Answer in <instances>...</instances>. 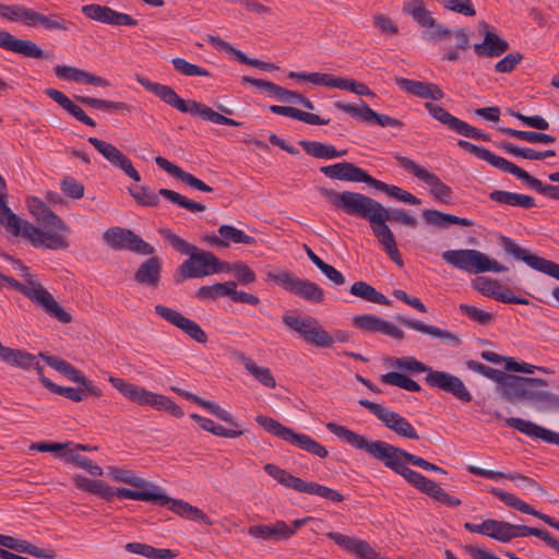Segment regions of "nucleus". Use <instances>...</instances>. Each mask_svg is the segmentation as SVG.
Segmentation results:
<instances>
[{
    "mask_svg": "<svg viewBox=\"0 0 559 559\" xmlns=\"http://www.w3.org/2000/svg\"><path fill=\"white\" fill-rule=\"evenodd\" d=\"M326 429L335 436L343 438L345 442L355 449L365 450L370 456L381 461L385 467L402 476L409 485L433 500L450 508L462 503L459 498L445 492L436 481L407 467L405 464H412L429 472L448 474L445 469L438 465L388 442L380 440L369 441L366 437L334 423L326 424Z\"/></svg>",
    "mask_w": 559,
    "mask_h": 559,
    "instance_id": "obj_1",
    "label": "nucleus"
},
{
    "mask_svg": "<svg viewBox=\"0 0 559 559\" xmlns=\"http://www.w3.org/2000/svg\"><path fill=\"white\" fill-rule=\"evenodd\" d=\"M320 194L333 206L347 215L367 219L373 236L378 239L390 259L397 265H403L395 237L388 222L400 223L411 228L418 226V221L404 209L389 210L377 200L354 191L337 192L332 189L319 188Z\"/></svg>",
    "mask_w": 559,
    "mask_h": 559,
    "instance_id": "obj_2",
    "label": "nucleus"
},
{
    "mask_svg": "<svg viewBox=\"0 0 559 559\" xmlns=\"http://www.w3.org/2000/svg\"><path fill=\"white\" fill-rule=\"evenodd\" d=\"M4 198L5 193H0V224L14 236L23 237L34 247L49 250H66L69 248L66 235L70 233V227L43 200L37 197H29L26 204L37 223L48 230L20 218L7 205Z\"/></svg>",
    "mask_w": 559,
    "mask_h": 559,
    "instance_id": "obj_3",
    "label": "nucleus"
},
{
    "mask_svg": "<svg viewBox=\"0 0 559 559\" xmlns=\"http://www.w3.org/2000/svg\"><path fill=\"white\" fill-rule=\"evenodd\" d=\"M136 81L147 91L156 95L162 102L176 108L182 114L200 117L205 121L217 124L241 126L242 123L227 118L213 110L211 107L195 100H185L168 85L151 82L150 80L138 75Z\"/></svg>",
    "mask_w": 559,
    "mask_h": 559,
    "instance_id": "obj_4",
    "label": "nucleus"
},
{
    "mask_svg": "<svg viewBox=\"0 0 559 559\" xmlns=\"http://www.w3.org/2000/svg\"><path fill=\"white\" fill-rule=\"evenodd\" d=\"M457 146L475 155L479 159L487 162L499 170L515 176L518 179L524 181L530 188L536 190L544 197H547L551 200H559V186L545 185L539 179L531 176L526 170L522 169L518 165L491 153L489 150L483 146H478L466 140H459Z\"/></svg>",
    "mask_w": 559,
    "mask_h": 559,
    "instance_id": "obj_5",
    "label": "nucleus"
},
{
    "mask_svg": "<svg viewBox=\"0 0 559 559\" xmlns=\"http://www.w3.org/2000/svg\"><path fill=\"white\" fill-rule=\"evenodd\" d=\"M223 272H235L239 282H245V265L237 263L234 266L222 262L210 251L195 250L177 269L175 281L181 283L188 278H198Z\"/></svg>",
    "mask_w": 559,
    "mask_h": 559,
    "instance_id": "obj_6",
    "label": "nucleus"
},
{
    "mask_svg": "<svg viewBox=\"0 0 559 559\" xmlns=\"http://www.w3.org/2000/svg\"><path fill=\"white\" fill-rule=\"evenodd\" d=\"M283 323L296 332L307 344L319 348H331L334 342L347 343L350 333L344 330H335L332 334L324 330L319 320L312 316L304 318L285 314Z\"/></svg>",
    "mask_w": 559,
    "mask_h": 559,
    "instance_id": "obj_7",
    "label": "nucleus"
},
{
    "mask_svg": "<svg viewBox=\"0 0 559 559\" xmlns=\"http://www.w3.org/2000/svg\"><path fill=\"white\" fill-rule=\"evenodd\" d=\"M547 386L545 379L521 376L509 403L526 404L545 413H559V395L546 390Z\"/></svg>",
    "mask_w": 559,
    "mask_h": 559,
    "instance_id": "obj_8",
    "label": "nucleus"
},
{
    "mask_svg": "<svg viewBox=\"0 0 559 559\" xmlns=\"http://www.w3.org/2000/svg\"><path fill=\"white\" fill-rule=\"evenodd\" d=\"M26 284H22L11 276L4 275L2 280L13 289L27 297L32 302L38 306L49 317L61 323H70L72 316L68 313L53 296L38 282L32 274H24Z\"/></svg>",
    "mask_w": 559,
    "mask_h": 559,
    "instance_id": "obj_9",
    "label": "nucleus"
},
{
    "mask_svg": "<svg viewBox=\"0 0 559 559\" xmlns=\"http://www.w3.org/2000/svg\"><path fill=\"white\" fill-rule=\"evenodd\" d=\"M442 259L455 269L469 274L485 272H504L508 267L496 260H490L485 253L476 249L447 250Z\"/></svg>",
    "mask_w": 559,
    "mask_h": 559,
    "instance_id": "obj_10",
    "label": "nucleus"
},
{
    "mask_svg": "<svg viewBox=\"0 0 559 559\" xmlns=\"http://www.w3.org/2000/svg\"><path fill=\"white\" fill-rule=\"evenodd\" d=\"M255 420L266 432L314 456L325 459L329 454L325 447L308 435L295 432L289 427L284 426L271 417L259 415Z\"/></svg>",
    "mask_w": 559,
    "mask_h": 559,
    "instance_id": "obj_11",
    "label": "nucleus"
},
{
    "mask_svg": "<svg viewBox=\"0 0 559 559\" xmlns=\"http://www.w3.org/2000/svg\"><path fill=\"white\" fill-rule=\"evenodd\" d=\"M129 192L135 202L142 206H157L159 203V195H162L171 203L190 212H204L206 210L204 204L192 201L187 197L166 188H162L158 190V193H155L148 187L140 186L135 189L129 188Z\"/></svg>",
    "mask_w": 559,
    "mask_h": 559,
    "instance_id": "obj_12",
    "label": "nucleus"
},
{
    "mask_svg": "<svg viewBox=\"0 0 559 559\" xmlns=\"http://www.w3.org/2000/svg\"><path fill=\"white\" fill-rule=\"evenodd\" d=\"M269 276L285 290L309 302L321 304L324 300L323 289L314 282L301 280L292 272L270 273Z\"/></svg>",
    "mask_w": 559,
    "mask_h": 559,
    "instance_id": "obj_13",
    "label": "nucleus"
},
{
    "mask_svg": "<svg viewBox=\"0 0 559 559\" xmlns=\"http://www.w3.org/2000/svg\"><path fill=\"white\" fill-rule=\"evenodd\" d=\"M499 245L515 260L523 261L533 270L547 274L559 281L558 263L531 253L528 250L520 247L513 239L503 235L499 237Z\"/></svg>",
    "mask_w": 559,
    "mask_h": 559,
    "instance_id": "obj_14",
    "label": "nucleus"
},
{
    "mask_svg": "<svg viewBox=\"0 0 559 559\" xmlns=\"http://www.w3.org/2000/svg\"><path fill=\"white\" fill-rule=\"evenodd\" d=\"M358 403L366 407L378 419H380L386 428L394 431L396 435L411 440L419 439V436L412 424L400 414L366 399H360Z\"/></svg>",
    "mask_w": 559,
    "mask_h": 559,
    "instance_id": "obj_15",
    "label": "nucleus"
},
{
    "mask_svg": "<svg viewBox=\"0 0 559 559\" xmlns=\"http://www.w3.org/2000/svg\"><path fill=\"white\" fill-rule=\"evenodd\" d=\"M105 241L116 250H130L142 255H152L155 249L130 229L112 227L104 233Z\"/></svg>",
    "mask_w": 559,
    "mask_h": 559,
    "instance_id": "obj_16",
    "label": "nucleus"
},
{
    "mask_svg": "<svg viewBox=\"0 0 559 559\" xmlns=\"http://www.w3.org/2000/svg\"><path fill=\"white\" fill-rule=\"evenodd\" d=\"M395 159L401 167L430 186V193L436 200L447 203L451 199L452 189L443 183L436 174L428 171L406 156L396 155Z\"/></svg>",
    "mask_w": 559,
    "mask_h": 559,
    "instance_id": "obj_17",
    "label": "nucleus"
},
{
    "mask_svg": "<svg viewBox=\"0 0 559 559\" xmlns=\"http://www.w3.org/2000/svg\"><path fill=\"white\" fill-rule=\"evenodd\" d=\"M425 108L433 119L438 120L442 124L448 126L449 129L456 132L457 134L485 142L490 141L489 134L484 133L477 128L469 126L467 122L454 117L442 106L427 102L425 103Z\"/></svg>",
    "mask_w": 559,
    "mask_h": 559,
    "instance_id": "obj_18",
    "label": "nucleus"
},
{
    "mask_svg": "<svg viewBox=\"0 0 559 559\" xmlns=\"http://www.w3.org/2000/svg\"><path fill=\"white\" fill-rule=\"evenodd\" d=\"M425 381L431 388H437L447 393H451L461 402L468 403L472 401V394L466 389L463 381L454 374L445 371L430 370L427 373Z\"/></svg>",
    "mask_w": 559,
    "mask_h": 559,
    "instance_id": "obj_19",
    "label": "nucleus"
},
{
    "mask_svg": "<svg viewBox=\"0 0 559 559\" xmlns=\"http://www.w3.org/2000/svg\"><path fill=\"white\" fill-rule=\"evenodd\" d=\"M112 166L122 170L128 177L134 181H141L139 171L133 167L130 158L124 155L118 147L106 141L90 136L87 140Z\"/></svg>",
    "mask_w": 559,
    "mask_h": 559,
    "instance_id": "obj_20",
    "label": "nucleus"
},
{
    "mask_svg": "<svg viewBox=\"0 0 559 559\" xmlns=\"http://www.w3.org/2000/svg\"><path fill=\"white\" fill-rule=\"evenodd\" d=\"M155 313L171 323L173 325L180 329L189 337L197 341L198 343L204 344L207 341V335L203 329L193 320L185 317L179 311L166 307L164 305L155 306Z\"/></svg>",
    "mask_w": 559,
    "mask_h": 559,
    "instance_id": "obj_21",
    "label": "nucleus"
},
{
    "mask_svg": "<svg viewBox=\"0 0 559 559\" xmlns=\"http://www.w3.org/2000/svg\"><path fill=\"white\" fill-rule=\"evenodd\" d=\"M333 105L335 108L361 121H376L381 127L402 128L404 126V123L396 118L376 112L364 100H360V106L350 105L343 102H335Z\"/></svg>",
    "mask_w": 559,
    "mask_h": 559,
    "instance_id": "obj_22",
    "label": "nucleus"
},
{
    "mask_svg": "<svg viewBox=\"0 0 559 559\" xmlns=\"http://www.w3.org/2000/svg\"><path fill=\"white\" fill-rule=\"evenodd\" d=\"M81 11L87 19L111 26H135L138 24V21L131 15L106 5L86 4L82 7Z\"/></svg>",
    "mask_w": 559,
    "mask_h": 559,
    "instance_id": "obj_23",
    "label": "nucleus"
},
{
    "mask_svg": "<svg viewBox=\"0 0 559 559\" xmlns=\"http://www.w3.org/2000/svg\"><path fill=\"white\" fill-rule=\"evenodd\" d=\"M353 325L366 332H380L397 341L405 338V333L401 329L376 314L354 316Z\"/></svg>",
    "mask_w": 559,
    "mask_h": 559,
    "instance_id": "obj_24",
    "label": "nucleus"
},
{
    "mask_svg": "<svg viewBox=\"0 0 559 559\" xmlns=\"http://www.w3.org/2000/svg\"><path fill=\"white\" fill-rule=\"evenodd\" d=\"M0 48L27 58H47V53L29 39H20L7 31H0Z\"/></svg>",
    "mask_w": 559,
    "mask_h": 559,
    "instance_id": "obj_25",
    "label": "nucleus"
},
{
    "mask_svg": "<svg viewBox=\"0 0 559 559\" xmlns=\"http://www.w3.org/2000/svg\"><path fill=\"white\" fill-rule=\"evenodd\" d=\"M489 491L495 497H497L502 502H504L508 507L514 508L515 510H518V511H520L522 513L533 515V516L542 520L546 524L550 525L551 527H554V528L559 531V521L558 520H556L555 518H551V516H549V515H547L545 513H542V512L535 510L533 507H531L526 502L522 501L521 499H519L513 493L506 492V491H503V490H501L499 488H496V487H491Z\"/></svg>",
    "mask_w": 559,
    "mask_h": 559,
    "instance_id": "obj_26",
    "label": "nucleus"
},
{
    "mask_svg": "<svg viewBox=\"0 0 559 559\" xmlns=\"http://www.w3.org/2000/svg\"><path fill=\"white\" fill-rule=\"evenodd\" d=\"M326 537L333 540L344 550L355 555L358 559H376L379 555L367 542L343 535L336 532L326 533Z\"/></svg>",
    "mask_w": 559,
    "mask_h": 559,
    "instance_id": "obj_27",
    "label": "nucleus"
},
{
    "mask_svg": "<svg viewBox=\"0 0 559 559\" xmlns=\"http://www.w3.org/2000/svg\"><path fill=\"white\" fill-rule=\"evenodd\" d=\"M506 425L519 430L520 432L540 439L547 443L559 445V433L547 428H544L533 421L525 420L518 417L506 418Z\"/></svg>",
    "mask_w": 559,
    "mask_h": 559,
    "instance_id": "obj_28",
    "label": "nucleus"
},
{
    "mask_svg": "<svg viewBox=\"0 0 559 559\" xmlns=\"http://www.w3.org/2000/svg\"><path fill=\"white\" fill-rule=\"evenodd\" d=\"M395 83L402 91L424 99L440 100L444 97L443 91L435 83L405 78H396Z\"/></svg>",
    "mask_w": 559,
    "mask_h": 559,
    "instance_id": "obj_29",
    "label": "nucleus"
},
{
    "mask_svg": "<svg viewBox=\"0 0 559 559\" xmlns=\"http://www.w3.org/2000/svg\"><path fill=\"white\" fill-rule=\"evenodd\" d=\"M218 235L214 233L203 234L201 239L213 248L225 249L230 243H243L245 233L230 225H222L218 228Z\"/></svg>",
    "mask_w": 559,
    "mask_h": 559,
    "instance_id": "obj_30",
    "label": "nucleus"
},
{
    "mask_svg": "<svg viewBox=\"0 0 559 559\" xmlns=\"http://www.w3.org/2000/svg\"><path fill=\"white\" fill-rule=\"evenodd\" d=\"M53 71L59 79L67 81L100 87H107L110 85L106 79L75 67L59 64L55 67Z\"/></svg>",
    "mask_w": 559,
    "mask_h": 559,
    "instance_id": "obj_31",
    "label": "nucleus"
},
{
    "mask_svg": "<svg viewBox=\"0 0 559 559\" xmlns=\"http://www.w3.org/2000/svg\"><path fill=\"white\" fill-rule=\"evenodd\" d=\"M234 281L217 283L211 286H201L197 290V297L201 300L217 299L229 296L236 302H245V292H238Z\"/></svg>",
    "mask_w": 559,
    "mask_h": 559,
    "instance_id": "obj_32",
    "label": "nucleus"
},
{
    "mask_svg": "<svg viewBox=\"0 0 559 559\" xmlns=\"http://www.w3.org/2000/svg\"><path fill=\"white\" fill-rule=\"evenodd\" d=\"M467 471L476 476L486 477L490 479H499V478H508L510 480H519L522 483V485L528 489L538 491L540 493L545 492V489L543 486H540L535 479L527 477L525 475L519 474V473H503L499 471H490L485 469L481 467H477L474 465H468Z\"/></svg>",
    "mask_w": 559,
    "mask_h": 559,
    "instance_id": "obj_33",
    "label": "nucleus"
},
{
    "mask_svg": "<svg viewBox=\"0 0 559 559\" xmlns=\"http://www.w3.org/2000/svg\"><path fill=\"white\" fill-rule=\"evenodd\" d=\"M156 165L165 170L167 174L171 175L176 179L189 185L190 187L198 189L203 192H212L213 188L194 177L193 175L182 170L177 165L170 163L168 159L162 156L155 157Z\"/></svg>",
    "mask_w": 559,
    "mask_h": 559,
    "instance_id": "obj_34",
    "label": "nucleus"
},
{
    "mask_svg": "<svg viewBox=\"0 0 559 559\" xmlns=\"http://www.w3.org/2000/svg\"><path fill=\"white\" fill-rule=\"evenodd\" d=\"M395 319L404 326L408 328V329H412V330H415V331H418L420 333H424V334H427L433 338H442V340H447L451 343H453L454 345H460L461 344V340L459 336H456L455 334L447 331V330H442L438 326H435V325H429V324H426L419 320H414V319H409V318H406V317H403V316H396Z\"/></svg>",
    "mask_w": 559,
    "mask_h": 559,
    "instance_id": "obj_35",
    "label": "nucleus"
},
{
    "mask_svg": "<svg viewBox=\"0 0 559 559\" xmlns=\"http://www.w3.org/2000/svg\"><path fill=\"white\" fill-rule=\"evenodd\" d=\"M473 49L478 57L495 58L508 51L509 44L497 34L486 31L484 40L479 44H474Z\"/></svg>",
    "mask_w": 559,
    "mask_h": 559,
    "instance_id": "obj_36",
    "label": "nucleus"
},
{
    "mask_svg": "<svg viewBox=\"0 0 559 559\" xmlns=\"http://www.w3.org/2000/svg\"><path fill=\"white\" fill-rule=\"evenodd\" d=\"M481 376L498 383L501 396L508 402H510L512 394L521 380V376L509 374L488 366H485Z\"/></svg>",
    "mask_w": 559,
    "mask_h": 559,
    "instance_id": "obj_37",
    "label": "nucleus"
},
{
    "mask_svg": "<svg viewBox=\"0 0 559 559\" xmlns=\"http://www.w3.org/2000/svg\"><path fill=\"white\" fill-rule=\"evenodd\" d=\"M421 216L427 225L436 226L439 228H447L450 225H461L464 227H471L474 225V222L472 219L459 217L449 213H443L438 210H424Z\"/></svg>",
    "mask_w": 559,
    "mask_h": 559,
    "instance_id": "obj_38",
    "label": "nucleus"
},
{
    "mask_svg": "<svg viewBox=\"0 0 559 559\" xmlns=\"http://www.w3.org/2000/svg\"><path fill=\"white\" fill-rule=\"evenodd\" d=\"M162 262L158 257L144 261L134 274V280L142 285L156 287L160 281Z\"/></svg>",
    "mask_w": 559,
    "mask_h": 559,
    "instance_id": "obj_39",
    "label": "nucleus"
},
{
    "mask_svg": "<svg viewBox=\"0 0 559 559\" xmlns=\"http://www.w3.org/2000/svg\"><path fill=\"white\" fill-rule=\"evenodd\" d=\"M0 546L15 550L17 552L31 555L35 558H55V554L52 551L44 550L25 539H19L9 535H3V537H0Z\"/></svg>",
    "mask_w": 559,
    "mask_h": 559,
    "instance_id": "obj_40",
    "label": "nucleus"
},
{
    "mask_svg": "<svg viewBox=\"0 0 559 559\" xmlns=\"http://www.w3.org/2000/svg\"><path fill=\"white\" fill-rule=\"evenodd\" d=\"M168 504L169 510L175 512L176 514L186 518L191 521H198L202 522L205 525L211 526L213 522L210 520V518L200 509L197 507L191 506L190 503L183 501V500H177L167 497V501L164 503V506Z\"/></svg>",
    "mask_w": 559,
    "mask_h": 559,
    "instance_id": "obj_41",
    "label": "nucleus"
},
{
    "mask_svg": "<svg viewBox=\"0 0 559 559\" xmlns=\"http://www.w3.org/2000/svg\"><path fill=\"white\" fill-rule=\"evenodd\" d=\"M168 504L169 510L175 512L176 514L186 518L191 521H198L202 522L205 525L211 526L213 522L210 520V518L200 509L197 507L191 506L190 503L183 501V500H177L167 497V501L164 503V506Z\"/></svg>",
    "mask_w": 559,
    "mask_h": 559,
    "instance_id": "obj_42",
    "label": "nucleus"
},
{
    "mask_svg": "<svg viewBox=\"0 0 559 559\" xmlns=\"http://www.w3.org/2000/svg\"><path fill=\"white\" fill-rule=\"evenodd\" d=\"M168 504L169 510L175 512L176 514L186 518L191 521H198L202 522L205 525L211 526L213 522L210 520V518L200 509L197 507L191 506L190 503L183 501V500H177L167 497V501L164 503V506Z\"/></svg>",
    "mask_w": 559,
    "mask_h": 559,
    "instance_id": "obj_43",
    "label": "nucleus"
},
{
    "mask_svg": "<svg viewBox=\"0 0 559 559\" xmlns=\"http://www.w3.org/2000/svg\"><path fill=\"white\" fill-rule=\"evenodd\" d=\"M1 360L23 369L35 368L39 378L45 377L38 358L27 352L9 347Z\"/></svg>",
    "mask_w": 559,
    "mask_h": 559,
    "instance_id": "obj_44",
    "label": "nucleus"
},
{
    "mask_svg": "<svg viewBox=\"0 0 559 559\" xmlns=\"http://www.w3.org/2000/svg\"><path fill=\"white\" fill-rule=\"evenodd\" d=\"M248 534L254 538L262 540L283 542L287 540L284 531V521L278 520L273 524L251 525Z\"/></svg>",
    "mask_w": 559,
    "mask_h": 559,
    "instance_id": "obj_45",
    "label": "nucleus"
},
{
    "mask_svg": "<svg viewBox=\"0 0 559 559\" xmlns=\"http://www.w3.org/2000/svg\"><path fill=\"white\" fill-rule=\"evenodd\" d=\"M489 199L500 204L522 209H532L536 205L535 199L531 195L503 190H493L489 193Z\"/></svg>",
    "mask_w": 559,
    "mask_h": 559,
    "instance_id": "obj_46",
    "label": "nucleus"
},
{
    "mask_svg": "<svg viewBox=\"0 0 559 559\" xmlns=\"http://www.w3.org/2000/svg\"><path fill=\"white\" fill-rule=\"evenodd\" d=\"M430 28L431 31L427 33V38L429 40L440 41L450 38L451 36H454L455 40L457 41V48H461V50H466L468 48L469 37L467 31H465L464 28H459L452 32L444 25L437 23L436 26Z\"/></svg>",
    "mask_w": 559,
    "mask_h": 559,
    "instance_id": "obj_47",
    "label": "nucleus"
},
{
    "mask_svg": "<svg viewBox=\"0 0 559 559\" xmlns=\"http://www.w3.org/2000/svg\"><path fill=\"white\" fill-rule=\"evenodd\" d=\"M269 109L273 114L286 116L309 124L323 126L330 122V119H323L316 114L306 112L290 106L271 105Z\"/></svg>",
    "mask_w": 559,
    "mask_h": 559,
    "instance_id": "obj_48",
    "label": "nucleus"
},
{
    "mask_svg": "<svg viewBox=\"0 0 559 559\" xmlns=\"http://www.w3.org/2000/svg\"><path fill=\"white\" fill-rule=\"evenodd\" d=\"M56 370L64 374L71 381L85 386L91 395L96 397L102 396V390L88 380L81 370L76 369L68 361L62 359Z\"/></svg>",
    "mask_w": 559,
    "mask_h": 559,
    "instance_id": "obj_49",
    "label": "nucleus"
},
{
    "mask_svg": "<svg viewBox=\"0 0 559 559\" xmlns=\"http://www.w3.org/2000/svg\"><path fill=\"white\" fill-rule=\"evenodd\" d=\"M157 487L145 488L141 490H131L128 488H117V497L121 499H132L141 501L155 502L158 506H164L167 501V496L156 491Z\"/></svg>",
    "mask_w": 559,
    "mask_h": 559,
    "instance_id": "obj_50",
    "label": "nucleus"
},
{
    "mask_svg": "<svg viewBox=\"0 0 559 559\" xmlns=\"http://www.w3.org/2000/svg\"><path fill=\"white\" fill-rule=\"evenodd\" d=\"M403 11L411 15L421 27L436 26V20L426 9L424 0H408L404 3Z\"/></svg>",
    "mask_w": 559,
    "mask_h": 559,
    "instance_id": "obj_51",
    "label": "nucleus"
},
{
    "mask_svg": "<svg viewBox=\"0 0 559 559\" xmlns=\"http://www.w3.org/2000/svg\"><path fill=\"white\" fill-rule=\"evenodd\" d=\"M299 145L305 150V152L317 158H336L342 157L347 154L346 150L337 151L333 145L325 144L318 141H307L302 140L299 142Z\"/></svg>",
    "mask_w": 559,
    "mask_h": 559,
    "instance_id": "obj_52",
    "label": "nucleus"
},
{
    "mask_svg": "<svg viewBox=\"0 0 559 559\" xmlns=\"http://www.w3.org/2000/svg\"><path fill=\"white\" fill-rule=\"evenodd\" d=\"M349 294L361 298L365 301L389 306L391 304L382 293L378 292L374 287L364 281L355 282L350 288Z\"/></svg>",
    "mask_w": 559,
    "mask_h": 559,
    "instance_id": "obj_53",
    "label": "nucleus"
},
{
    "mask_svg": "<svg viewBox=\"0 0 559 559\" xmlns=\"http://www.w3.org/2000/svg\"><path fill=\"white\" fill-rule=\"evenodd\" d=\"M40 382L50 392L58 395H62L72 402H82L87 397V395H91L86 388L83 386L82 384L79 388L61 386L53 383L46 377H40Z\"/></svg>",
    "mask_w": 559,
    "mask_h": 559,
    "instance_id": "obj_54",
    "label": "nucleus"
},
{
    "mask_svg": "<svg viewBox=\"0 0 559 559\" xmlns=\"http://www.w3.org/2000/svg\"><path fill=\"white\" fill-rule=\"evenodd\" d=\"M264 471L284 487L292 488L298 492H301L306 480L296 477L286 469H283L280 466L271 463L264 466Z\"/></svg>",
    "mask_w": 559,
    "mask_h": 559,
    "instance_id": "obj_55",
    "label": "nucleus"
},
{
    "mask_svg": "<svg viewBox=\"0 0 559 559\" xmlns=\"http://www.w3.org/2000/svg\"><path fill=\"white\" fill-rule=\"evenodd\" d=\"M126 549L129 552L141 555L151 559H171L177 556V554L171 549L155 548L151 545L136 542L128 543L126 545Z\"/></svg>",
    "mask_w": 559,
    "mask_h": 559,
    "instance_id": "obj_56",
    "label": "nucleus"
},
{
    "mask_svg": "<svg viewBox=\"0 0 559 559\" xmlns=\"http://www.w3.org/2000/svg\"><path fill=\"white\" fill-rule=\"evenodd\" d=\"M499 147L510 155H513L516 157H522L525 159H532V160H540L546 157H552L556 155V152L554 150H546V151L539 152V151H535L531 147L516 146L511 142H501L499 144Z\"/></svg>",
    "mask_w": 559,
    "mask_h": 559,
    "instance_id": "obj_57",
    "label": "nucleus"
},
{
    "mask_svg": "<svg viewBox=\"0 0 559 559\" xmlns=\"http://www.w3.org/2000/svg\"><path fill=\"white\" fill-rule=\"evenodd\" d=\"M107 471L108 475L116 481L124 483L140 489L154 488L153 484L146 481L130 469L109 466Z\"/></svg>",
    "mask_w": 559,
    "mask_h": 559,
    "instance_id": "obj_58",
    "label": "nucleus"
},
{
    "mask_svg": "<svg viewBox=\"0 0 559 559\" xmlns=\"http://www.w3.org/2000/svg\"><path fill=\"white\" fill-rule=\"evenodd\" d=\"M499 131L509 136H513L515 139L526 141L530 143L549 144V143H554L556 141L555 136L547 134V133H543V132L522 131V130H515V129L508 128V127H500Z\"/></svg>",
    "mask_w": 559,
    "mask_h": 559,
    "instance_id": "obj_59",
    "label": "nucleus"
},
{
    "mask_svg": "<svg viewBox=\"0 0 559 559\" xmlns=\"http://www.w3.org/2000/svg\"><path fill=\"white\" fill-rule=\"evenodd\" d=\"M301 493L318 496L332 502H342L344 500V496L337 490L316 481H305Z\"/></svg>",
    "mask_w": 559,
    "mask_h": 559,
    "instance_id": "obj_60",
    "label": "nucleus"
},
{
    "mask_svg": "<svg viewBox=\"0 0 559 559\" xmlns=\"http://www.w3.org/2000/svg\"><path fill=\"white\" fill-rule=\"evenodd\" d=\"M380 381L384 384L395 385L409 392H419L421 390L416 381L396 371L382 374Z\"/></svg>",
    "mask_w": 559,
    "mask_h": 559,
    "instance_id": "obj_61",
    "label": "nucleus"
},
{
    "mask_svg": "<svg viewBox=\"0 0 559 559\" xmlns=\"http://www.w3.org/2000/svg\"><path fill=\"white\" fill-rule=\"evenodd\" d=\"M377 190L385 192L389 197L407 204H421V200L418 199L416 195L412 194L411 192H407L397 186L388 185L381 180L379 181Z\"/></svg>",
    "mask_w": 559,
    "mask_h": 559,
    "instance_id": "obj_62",
    "label": "nucleus"
},
{
    "mask_svg": "<svg viewBox=\"0 0 559 559\" xmlns=\"http://www.w3.org/2000/svg\"><path fill=\"white\" fill-rule=\"evenodd\" d=\"M247 372H249L262 385L274 389L276 386L275 378L266 367H260L254 360L247 358Z\"/></svg>",
    "mask_w": 559,
    "mask_h": 559,
    "instance_id": "obj_63",
    "label": "nucleus"
},
{
    "mask_svg": "<svg viewBox=\"0 0 559 559\" xmlns=\"http://www.w3.org/2000/svg\"><path fill=\"white\" fill-rule=\"evenodd\" d=\"M29 8L21 4H0V17L9 22L26 24Z\"/></svg>",
    "mask_w": 559,
    "mask_h": 559,
    "instance_id": "obj_64",
    "label": "nucleus"
}]
</instances>
